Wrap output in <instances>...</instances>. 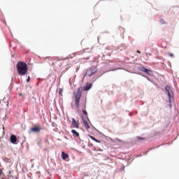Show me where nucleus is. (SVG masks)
<instances>
[{
    "instance_id": "f03ea898",
    "label": "nucleus",
    "mask_w": 179,
    "mask_h": 179,
    "mask_svg": "<svg viewBox=\"0 0 179 179\" xmlns=\"http://www.w3.org/2000/svg\"><path fill=\"white\" fill-rule=\"evenodd\" d=\"M80 97H82V90L79 88L77 90L76 94L74 96L75 99V106L77 109H79V106L80 103Z\"/></svg>"
},
{
    "instance_id": "39448f33",
    "label": "nucleus",
    "mask_w": 179,
    "mask_h": 179,
    "mask_svg": "<svg viewBox=\"0 0 179 179\" xmlns=\"http://www.w3.org/2000/svg\"><path fill=\"white\" fill-rule=\"evenodd\" d=\"M41 126H35L32 128H31V132H36V134H39V132H41Z\"/></svg>"
},
{
    "instance_id": "6ab92c4d",
    "label": "nucleus",
    "mask_w": 179,
    "mask_h": 179,
    "mask_svg": "<svg viewBox=\"0 0 179 179\" xmlns=\"http://www.w3.org/2000/svg\"><path fill=\"white\" fill-rule=\"evenodd\" d=\"M59 94H62V90H59Z\"/></svg>"
},
{
    "instance_id": "0eeeda50",
    "label": "nucleus",
    "mask_w": 179,
    "mask_h": 179,
    "mask_svg": "<svg viewBox=\"0 0 179 179\" xmlns=\"http://www.w3.org/2000/svg\"><path fill=\"white\" fill-rule=\"evenodd\" d=\"M10 141L11 143L15 145L16 144V142H17V138L15 136V134H12L10 137Z\"/></svg>"
},
{
    "instance_id": "aec40b11",
    "label": "nucleus",
    "mask_w": 179,
    "mask_h": 179,
    "mask_svg": "<svg viewBox=\"0 0 179 179\" xmlns=\"http://www.w3.org/2000/svg\"><path fill=\"white\" fill-rule=\"evenodd\" d=\"M84 108H86V101H85V105H84Z\"/></svg>"
},
{
    "instance_id": "f8f14e48",
    "label": "nucleus",
    "mask_w": 179,
    "mask_h": 179,
    "mask_svg": "<svg viewBox=\"0 0 179 179\" xmlns=\"http://www.w3.org/2000/svg\"><path fill=\"white\" fill-rule=\"evenodd\" d=\"M90 89H92V84H89V85H86L85 87H84L83 90L85 92H87V91H89Z\"/></svg>"
},
{
    "instance_id": "423d86ee",
    "label": "nucleus",
    "mask_w": 179,
    "mask_h": 179,
    "mask_svg": "<svg viewBox=\"0 0 179 179\" xmlns=\"http://www.w3.org/2000/svg\"><path fill=\"white\" fill-rule=\"evenodd\" d=\"M140 71H141V72L145 73L147 75H152V70H149L145 67H141Z\"/></svg>"
},
{
    "instance_id": "7ed1b4c3",
    "label": "nucleus",
    "mask_w": 179,
    "mask_h": 179,
    "mask_svg": "<svg viewBox=\"0 0 179 179\" xmlns=\"http://www.w3.org/2000/svg\"><path fill=\"white\" fill-rule=\"evenodd\" d=\"M96 72H97V67L92 66L85 71V76H86V77L93 76V75H94V73H96Z\"/></svg>"
},
{
    "instance_id": "dca6fc26",
    "label": "nucleus",
    "mask_w": 179,
    "mask_h": 179,
    "mask_svg": "<svg viewBox=\"0 0 179 179\" xmlns=\"http://www.w3.org/2000/svg\"><path fill=\"white\" fill-rule=\"evenodd\" d=\"M169 57H171V58L174 57V55L173 53H169Z\"/></svg>"
},
{
    "instance_id": "1a4fd4ad",
    "label": "nucleus",
    "mask_w": 179,
    "mask_h": 179,
    "mask_svg": "<svg viewBox=\"0 0 179 179\" xmlns=\"http://www.w3.org/2000/svg\"><path fill=\"white\" fill-rule=\"evenodd\" d=\"M83 125L86 128V129H89V128H90V126H89V124L87 123V122L86 120H85V119H83Z\"/></svg>"
},
{
    "instance_id": "4be33fe9",
    "label": "nucleus",
    "mask_w": 179,
    "mask_h": 179,
    "mask_svg": "<svg viewBox=\"0 0 179 179\" xmlns=\"http://www.w3.org/2000/svg\"><path fill=\"white\" fill-rule=\"evenodd\" d=\"M138 139H142V138H141V137H138Z\"/></svg>"
},
{
    "instance_id": "4468645a",
    "label": "nucleus",
    "mask_w": 179,
    "mask_h": 179,
    "mask_svg": "<svg viewBox=\"0 0 179 179\" xmlns=\"http://www.w3.org/2000/svg\"><path fill=\"white\" fill-rule=\"evenodd\" d=\"M83 113L84 115H86V117H87V111H86V110H83Z\"/></svg>"
},
{
    "instance_id": "5701e85b",
    "label": "nucleus",
    "mask_w": 179,
    "mask_h": 179,
    "mask_svg": "<svg viewBox=\"0 0 179 179\" xmlns=\"http://www.w3.org/2000/svg\"><path fill=\"white\" fill-rule=\"evenodd\" d=\"M1 169H0V176H1Z\"/></svg>"
},
{
    "instance_id": "9d476101",
    "label": "nucleus",
    "mask_w": 179,
    "mask_h": 179,
    "mask_svg": "<svg viewBox=\"0 0 179 179\" xmlns=\"http://www.w3.org/2000/svg\"><path fill=\"white\" fill-rule=\"evenodd\" d=\"M71 133L73 134V136H75L76 138H79V133H78L76 130L72 129Z\"/></svg>"
},
{
    "instance_id": "2eb2a0df",
    "label": "nucleus",
    "mask_w": 179,
    "mask_h": 179,
    "mask_svg": "<svg viewBox=\"0 0 179 179\" xmlns=\"http://www.w3.org/2000/svg\"><path fill=\"white\" fill-rule=\"evenodd\" d=\"M160 22L162 23V24H166V22L164 21V20H161Z\"/></svg>"
},
{
    "instance_id": "6e6552de",
    "label": "nucleus",
    "mask_w": 179,
    "mask_h": 179,
    "mask_svg": "<svg viewBox=\"0 0 179 179\" xmlns=\"http://www.w3.org/2000/svg\"><path fill=\"white\" fill-rule=\"evenodd\" d=\"M71 125L73 128H79V123L76 122L75 118H72Z\"/></svg>"
},
{
    "instance_id": "20e7f679",
    "label": "nucleus",
    "mask_w": 179,
    "mask_h": 179,
    "mask_svg": "<svg viewBox=\"0 0 179 179\" xmlns=\"http://www.w3.org/2000/svg\"><path fill=\"white\" fill-rule=\"evenodd\" d=\"M165 90L169 99H171V97H173V90H171V88L170 87V86L166 85L165 87Z\"/></svg>"
},
{
    "instance_id": "a211bd4d",
    "label": "nucleus",
    "mask_w": 179,
    "mask_h": 179,
    "mask_svg": "<svg viewBox=\"0 0 179 179\" xmlns=\"http://www.w3.org/2000/svg\"><path fill=\"white\" fill-rule=\"evenodd\" d=\"M116 141H117V142H122V140H121L120 138H116Z\"/></svg>"
},
{
    "instance_id": "ddd939ff",
    "label": "nucleus",
    "mask_w": 179,
    "mask_h": 179,
    "mask_svg": "<svg viewBox=\"0 0 179 179\" xmlns=\"http://www.w3.org/2000/svg\"><path fill=\"white\" fill-rule=\"evenodd\" d=\"M90 138L91 139H92V141H94L95 142H97V143H101L100 141L96 139V138L93 137L92 136H90Z\"/></svg>"
},
{
    "instance_id": "f257e3e1",
    "label": "nucleus",
    "mask_w": 179,
    "mask_h": 179,
    "mask_svg": "<svg viewBox=\"0 0 179 179\" xmlns=\"http://www.w3.org/2000/svg\"><path fill=\"white\" fill-rule=\"evenodd\" d=\"M17 72L20 76H24V75H27V72H29L27 64L24 62H18L17 63Z\"/></svg>"
},
{
    "instance_id": "412c9836",
    "label": "nucleus",
    "mask_w": 179,
    "mask_h": 179,
    "mask_svg": "<svg viewBox=\"0 0 179 179\" xmlns=\"http://www.w3.org/2000/svg\"><path fill=\"white\" fill-rule=\"evenodd\" d=\"M137 52H138V54H141V51H139V50H137Z\"/></svg>"
},
{
    "instance_id": "b1692460",
    "label": "nucleus",
    "mask_w": 179,
    "mask_h": 179,
    "mask_svg": "<svg viewBox=\"0 0 179 179\" xmlns=\"http://www.w3.org/2000/svg\"><path fill=\"white\" fill-rule=\"evenodd\" d=\"M2 179H4V178H2Z\"/></svg>"
},
{
    "instance_id": "9b49d317",
    "label": "nucleus",
    "mask_w": 179,
    "mask_h": 179,
    "mask_svg": "<svg viewBox=\"0 0 179 179\" xmlns=\"http://www.w3.org/2000/svg\"><path fill=\"white\" fill-rule=\"evenodd\" d=\"M62 157L63 160H66V159H68L69 157V155H68V154L65 153L64 152H62Z\"/></svg>"
},
{
    "instance_id": "f3484780",
    "label": "nucleus",
    "mask_w": 179,
    "mask_h": 179,
    "mask_svg": "<svg viewBox=\"0 0 179 179\" xmlns=\"http://www.w3.org/2000/svg\"><path fill=\"white\" fill-rule=\"evenodd\" d=\"M27 83H29V82H30V76H29L28 78L27 79Z\"/></svg>"
}]
</instances>
